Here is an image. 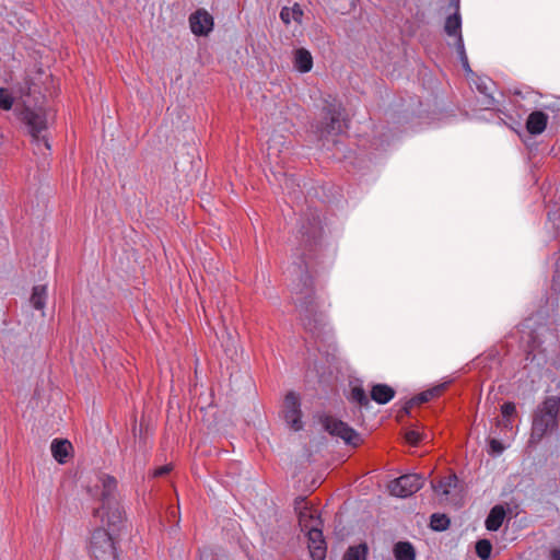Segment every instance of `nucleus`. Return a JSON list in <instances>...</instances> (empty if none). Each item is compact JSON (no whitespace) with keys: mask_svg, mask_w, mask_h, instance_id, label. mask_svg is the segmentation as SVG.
<instances>
[{"mask_svg":"<svg viewBox=\"0 0 560 560\" xmlns=\"http://www.w3.org/2000/svg\"><path fill=\"white\" fill-rule=\"evenodd\" d=\"M298 240L295 255L300 259L298 264L299 281L292 289L293 301L304 328L314 336H319L327 325V318L325 313L319 310L312 275L323 246V226L317 210L308 208L302 213Z\"/></svg>","mask_w":560,"mask_h":560,"instance_id":"nucleus-1","label":"nucleus"},{"mask_svg":"<svg viewBox=\"0 0 560 560\" xmlns=\"http://www.w3.org/2000/svg\"><path fill=\"white\" fill-rule=\"evenodd\" d=\"M95 488H101V506L94 509V516L100 517L102 523L108 527L112 534L120 532L125 522V511L116 497L117 480L108 475L98 476Z\"/></svg>","mask_w":560,"mask_h":560,"instance_id":"nucleus-2","label":"nucleus"},{"mask_svg":"<svg viewBox=\"0 0 560 560\" xmlns=\"http://www.w3.org/2000/svg\"><path fill=\"white\" fill-rule=\"evenodd\" d=\"M560 397L547 396L533 413L529 444H538L548 432L559 428Z\"/></svg>","mask_w":560,"mask_h":560,"instance_id":"nucleus-3","label":"nucleus"},{"mask_svg":"<svg viewBox=\"0 0 560 560\" xmlns=\"http://www.w3.org/2000/svg\"><path fill=\"white\" fill-rule=\"evenodd\" d=\"M19 117L26 127L37 150H40L42 144L46 150H50V143L45 132L48 130L54 118L51 112L42 106L32 108L25 105L19 112Z\"/></svg>","mask_w":560,"mask_h":560,"instance_id":"nucleus-4","label":"nucleus"},{"mask_svg":"<svg viewBox=\"0 0 560 560\" xmlns=\"http://www.w3.org/2000/svg\"><path fill=\"white\" fill-rule=\"evenodd\" d=\"M88 552L91 560H118L116 535L104 527L95 528L89 539Z\"/></svg>","mask_w":560,"mask_h":560,"instance_id":"nucleus-5","label":"nucleus"},{"mask_svg":"<svg viewBox=\"0 0 560 560\" xmlns=\"http://www.w3.org/2000/svg\"><path fill=\"white\" fill-rule=\"evenodd\" d=\"M347 128L348 125L342 116L341 108L329 105L323 108L322 120L315 126V133L319 140L328 141L343 133Z\"/></svg>","mask_w":560,"mask_h":560,"instance_id":"nucleus-6","label":"nucleus"},{"mask_svg":"<svg viewBox=\"0 0 560 560\" xmlns=\"http://www.w3.org/2000/svg\"><path fill=\"white\" fill-rule=\"evenodd\" d=\"M322 424L330 435L340 438L348 445L357 447L362 443L361 435L348 423L337 418L325 416L322 419Z\"/></svg>","mask_w":560,"mask_h":560,"instance_id":"nucleus-7","label":"nucleus"},{"mask_svg":"<svg viewBox=\"0 0 560 560\" xmlns=\"http://www.w3.org/2000/svg\"><path fill=\"white\" fill-rule=\"evenodd\" d=\"M423 481L424 479L421 475L407 474L393 480L388 488L393 495L407 498L420 490L423 486Z\"/></svg>","mask_w":560,"mask_h":560,"instance_id":"nucleus-8","label":"nucleus"},{"mask_svg":"<svg viewBox=\"0 0 560 560\" xmlns=\"http://www.w3.org/2000/svg\"><path fill=\"white\" fill-rule=\"evenodd\" d=\"M282 415L283 419L291 429L294 431H300L303 429V422L301 420V401L300 396L296 393L289 392L285 395L282 406Z\"/></svg>","mask_w":560,"mask_h":560,"instance_id":"nucleus-9","label":"nucleus"},{"mask_svg":"<svg viewBox=\"0 0 560 560\" xmlns=\"http://www.w3.org/2000/svg\"><path fill=\"white\" fill-rule=\"evenodd\" d=\"M322 525H311L306 530L308 549L313 560H324L326 557V542L320 528Z\"/></svg>","mask_w":560,"mask_h":560,"instance_id":"nucleus-10","label":"nucleus"},{"mask_svg":"<svg viewBox=\"0 0 560 560\" xmlns=\"http://www.w3.org/2000/svg\"><path fill=\"white\" fill-rule=\"evenodd\" d=\"M190 30L195 35L206 36L213 27V18L206 10L199 9L189 16Z\"/></svg>","mask_w":560,"mask_h":560,"instance_id":"nucleus-11","label":"nucleus"},{"mask_svg":"<svg viewBox=\"0 0 560 560\" xmlns=\"http://www.w3.org/2000/svg\"><path fill=\"white\" fill-rule=\"evenodd\" d=\"M548 124V115L541 110H534L526 119V129L530 135L537 136L545 131Z\"/></svg>","mask_w":560,"mask_h":560,"instance_id":"nucleus-12","label":"nucleus"},{"mask_svg":"<svg viewBox=\"0 0 560 560\" xmlns=\"http://www.w3.org/2000/svg\"><path fill=\"white\" fill-rule=\"evenodd\" d=\"M395 394V389L387 384H375L371 388V399L380 405L389 402Z\"/></svg>","mask_w":560,"mask_h":560,"instance_id":"nucleus-13","label":"nucleus"},{"mask_svg":"<svg viewBox=\"0 0 560 560\" xmlns=\"http://www.w3.org/2000/svg\"><path fill=\"white\" fill-rule=\"evenodd\" d=\"M50 450H51V454H52L54 458L58 463L63 464V463H66L67 457L70 454V451L72 450V445L68 440L55 439L51 442Z\"/></svg>","mask_w":560,"mask_h":560,"instance_id":"nucleus-14","label":"nucleus"},{"mask_svg":"<svg viewBox=\"0 0 560 560\" xmlns=\"http://www.w3.org/2000/svg\"><path fill=\"white\" fill-rule=\"evenodd\" d=\"M294 67L302 73L311 71L313 67V57L305 48H298L294 51Z\"/></svg>","mask_w":560,"mask_h":560,"instance_id":"nucleus-15","label":"nucleus"},{"mask_svg":"<svg viewBox=\"0 0 560 560\" xmlns=\"http://www.w3.org/2000/svg\"><path fill=\"white\" fill-rule=\"evenodd\" d=\"M504 517H505L504 508L502 505H494L490 510V513L488 514L487 520H486L487 529L492 530V532L498 530L501 527Z\"/></svg>","mask_w":560,"mask_h":560,"instance_id":"nucleus-16","label":"nucleus"},{"mask_svg":"<svg viewBox=\"0 0 560 560\" xmlns=\"http://www.w3.org/2000/svg\"><path fill=\"white\" fill-rule=\"evenodd\" d=\"M451 2L455 7L456 12L446 19L444 28H445V32L447 33V35H450V36L457 35V37H459V35H460L459 31H460V25H462L460 15L458 12L459 0H451Z\"/></svg>","mask_w":560,"mask_h":560,"instance_id":"nucleus-17","label":"nucleus"},{"mask_svg":"<svg viewBox=\"0 0 560 560\" xmlns=\"http://www.w3.org/2000/svg\"><path fill=\"white\" fill-rule=\"evenodd\" d=\"M349 401L358 405L359 409H369L371 407V398H369L362 386H353L348 396Z\"/></svg>","mask_w":560,"mask_h":560,"instance_id":"nucleus-18","label":"nucleus"},{"mask_svg":"<svg viewBox=\"0 0 560 560\" xmlns=\"http://www.w3.org/2000/svg\"><path fill=\"white\" fill-rule=\"evenodd\" d=\"M396 560H415L416 550L409 541H399L394 546Z\"/></svg>","mask_w":560,"mask_h":560,"instance_id":"nucleus-19","label":"nucleus"},{"mask_svg":"<svg viewBox=\"0 0 560 560\" xmlns=\"http://www.w3.org/2000/svg\"><path fill=\"white\" fill-rule=\"evenodd\" d=\"M302 16L303 11L298 3H295L292 8L283 7L280 11V19L285 25H289L292 20L301 23Z\"/></svg>","mask_w":560,"mask_h":560,"instance_id":"nucleus-20","label":"nucleus"},{"mask_svg":"<svg viewBox=\"0 0 560 560\" xmlns=\"http://www.w3.org/2000/svg\"><path fill=\"white\" fill-rule=\"evenodd\" d=\"M47 288L46 285H35L30 299L31 304L36 310H44L46 304Z\"/></svg>","mask_w":560,"mask_h":560,"instance_id":"nucleus-21","label":"nucleus"},{"mask_svg":"<svg viewBox=\"0 0 560 560\" xmlns=\"http://www.w3.org/2000/svg\"><path fill=\"white\" fill-rule=\"evenodd\" d=\"M299 525L301 526L302 530H308L311 525H322V521L318 516L313 515V513L304 509L299 513Z\"/></svg>","mask_w":560,"mask_h":560,"instance_id":"nucleus-22","label":"nucleus"},{"mask_svg":"<svg viewBox=\"0 0 560 560\" xmlns=\"http://www.w3.org/2000/svg\"><path fill=\"white\" fill-rule=\"evenodd\" d=\"M457 476L450 475L443 479H441L436 485L432 483V488L435 492L442 493L443 495H447L450 493L451 488L456 487Z\"/></svg>","mask_w":560,"mask_h":560,"instance_id":"nucleus-23","label":"nucleus"},{"mask_svg":"<svg viewBox=\"0 0 560 560\" xmlns=\"http://www.w3.org/2000/svg\"><path fill=\"white\" fill-rule=\"evenodd\" d=\"M445 388V384H441L439 386H435L433 388L427 389L419 395L413 397V401H416L417 405L424 404L429 401L430 399L438 397Z\"/></svg>","mask_w":560,"mask_h":560,"instance_id":"nucleus-24","label":"nucleus"},{"mask_svg":"<svg viewBox=\"0 0 560 560\" xmlns=\"http://www.w3.org/2000/svg\"><path fill=\"white\" fill-rule=\"evenodd\" d=\"M368 546L360 544L359 546L350 547L343 556V560H366Z\"/></svg>","mask_w":560,"mask_h":560,"instance_id":"nucleus-25","label":"nucleus"},{"mask_svg":"<svg viewBox=\"0 0 560 560\" xmlns=\"http://www.w3.org/2000/svg\"><path fill=\"white\" fill-rule=\"evenodd\" d=\"M450 518L445 514L434 513L430 517V527L435 532H443L450 526Z\"/></svg>","mask_w":560,"mask_h":560,"instance_id":"nucleus-26","label":"nucleus"},{"mask_svg":"<svg viewBox=\"0 0 560 560\" xmlns=\"http://www.w3.org/2000/svg\"><path fill=\"white\" fill-rule=\"evenodd\" d=\"M476 553L481 560L490 559L492 545L488 539H480L476 542Z\"/></svg>","mask_w":560,"mask_h":560,"instance_id":"nucleus-27","label":"nucleus"},{"mask_svg":"<svg viewBox=\"0 0 560 560\" xmlns=\"http://www.w3.org/2000/svg\"><path fill=\"white\" fill-rule=\"evenodd\" d=\"M14 104V97L9 90L0 88V109L10 110Z\"/></svg>","mask_w":560,"mask_h":560,"instance_id":"nucleus-28","label":"nucleus"},{"mask_svg":"<svg viewBox=\"0 0 560 560\" xmlns=\"http://www.w3.org/2000/svg\"><path fill=\"white\" fill-rule=\"evenodd\" d=\"M516 412L515 404L512 401L504 402L501 406V413L504 419L509 422V419Z\"/></svg>","mask_w":560,"mask_h":560,"instance_id":"nucleus-29","label":"nucleus"},{"mask_svg":"<svg viewBox=\"0 0 560 560\" xmlns=\"http://www.w3.org/2000/svg\"><path fill=\"white\" fill-rule=\"evenodd\" d=\"M406 441L411 445H417L421 440V433L415 430H409L405 434Z\"/></svg>","mask_w":560,"mask_h":560,"instance_id":"nucleus-30","label":"nucleus"},{"mask_svg":"<svg viewBox=\"0 0 560 560\" xmlns=\"http://www.w3.org/2000/svg\"><path fill=\"white\" fill-rule=\"evenodd\" d=\"M457 50H458V52L460 55V59L463 61L464 68L468 69L469 68L468 59H467V56L465 54L464 42H463L462 35H459V37L457 38Z\"/></svg>","mask_w":560,"mask_h":560,"instance_id":"nucleus-31","label":"nucleus"},{"mask_svg":"<svg viewBox=\"0 0 560 560\" xmlns=\"http://www.w3.org/2000/svg\"><path fill=\"white\" fill-rule=\"evenodd\" d=\"M489 446H490L491 453L494 455H499L504 451V445L495 439H491L489 441Z\"/></svg>","mask_w":560,"mask_h":560,"instance_id":"nucleus-32","label":"nucleus"},{"mask_svg":"<svg viewBox=\"0 0 560 560\" xmlns=\"http://www.w3.org/2000/svg\"><path fill=\"white\" fill-rule=\"evenodd\" d=\"M172 470V466L171 465H164V466H161L159 468H156L153 472V476L154 477H162L164 475H167L170 471Z\"/></svg>","mask_w":560,"mask_h":560,"instance_id":"nucleus-33","label":"nucleus"},{"mask_svg":"<svg viewBox=\"0 0 560 560\" xmlns=\"http://www.w3.org/2000/svg\"><path fill=\"white\" fill-rule=\"evenodd\" d=\"M417 405L416 401H413V398H411L409 401L406 402V405L402 407L401 412L405 415H409L410 409Z\"/></svg>","mask_w":560,"mask_h":560,"instance_id":"nucleus-34","label":"nucleus"},{"mask_svg":"<svg viewBox=\"0 0 560 560\" xmlns=\"http://www.w3.org/2000/svg\"><path fill=\"white\" fill-rule=\"evenodd\" d=\"M497 425H498V427H501V425H502V427H504V428H506V429H511V428H512L511 419H509V422H508V421H506V419H504V418L502 417V420H497Z\"/></svg>","mask_w":560,"mask_h":560,"instance_id":"nucleus-35","label":"nucleus"},{"mask_svg":"<svg viewBox=\"0 0 560 560\" xmlns=\"http://www.w3.org/2000/svg\"><path fill=\"white\" fill-rule=\"evenodd\" d=\"M551 560H560V549H553L551 551Z\"/></svg>","mask_w":560,"mask_h":560,"instance_id":"nucleus-36","label":"nucleus"},{"mask_svg":"<svg viewBox=\"0 0 560 560\" xmlns=\"http://www.w3.org/2000/svg\"><path fill=\"white\" fill-rule=\"evenodd\" d=\"M283 177H284V185L287 188H291L292 184H293V178H288L285 174H283Z\"/></svg>","mask_w":560,"mask_h":560,"instance_id":"nucleus-37","label":"nucleus"},{"mask_svg":"<svg viewBox=\"0 0 560 560\" xmlns=\"http://www.w3.org/2000/svg\"><path fill=\"white\" fill-rule=\"evenodd\" d=\"M478 90H479L480 92L485 93V91H486V86L478 85Z\"/></svg>","mask_w":560,"mask_h":560,"instance_id":"nucleus-38","label":"nucleus"},{"mask_svg":"<svg viewBox=\"0 0 560 560\" xmlns=\"http://www.w3.org/2000/svg\"><path fill=\"white\" fill-rule=\"evenodd\" d=\"M494 103V98L490 97V101L488 102L489 105H492Z\"/></svg>","mask_w":560,"mask_h":560,"instance_id":"nucleus-39","label":"nucleus"},{"mask_svg":"<svg viewBox=\"0 0 560 560\" xmlns=\"http://www.w3.org/2000/svg\"><path fill=\"white\" fill-rule=\"evenodd\" d=\"M28 91H30L28 93L36 92V90L33 89L32 86L28 88Z\"/></svg>","mask_w":560,"mask_h":560,"instance_id":"nucleus-40","label":"nucleus"}]
</instances>
